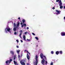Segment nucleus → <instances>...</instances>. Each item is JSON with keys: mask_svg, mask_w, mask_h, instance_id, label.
Here are the masks:
<instances>
[{"mask_svg": "<svg viewBox=\"0 0 65 65\" xmlns=\"http://www.w3.org/2000/svg\"><path fill=\"white\" fill-rule=\"evenodd\" d=\"M40 57L41 59H42L43 60H42L41 61V63L42 64H43L44 63V62H45V60L44 59H45L46 60V57L45 56H43V54L41 53L40 54ZM44 58V59L43 58V57Z\"/></svg>", "mask_w": 65, "mask_h": 65, "instance_id": "f257e3e1", "label": "nucleus"}, {"mask_svg": "<svg viewBox=\"0 0 65 65\" xmlns=\"http://www.w3.org/2000/svg\"><path fill=\"white\" fill-rule=\"evenodd\" d=\"M5 32L6 33H7V31H9L10 30V28H9V27H7L5 29Z\"/></svg>", "mask_w": 65, "mask_h": 65, "instance_id": "f03ea898", "label": "nucleus"}, {"mask_svg": "<svg viewBox=\"0 0 65 65\" xmlns=\"http://www.w3.org/2000/svg\"><path fill=\"white\" fill-rule=\"evenodd\" d=\"M36 61L35 62V64L36 65H37L38 64V59H37V58H38V56L37 55H36Z\"/></svg>", "mask_w": 65, "mask_h": 65, "instance_id": "7ed1b4c3", "label": "nucleus"}, {"mask_svg": "<svg viewBox=\"0 0 65 65\" xmlns=\"http://www.w3.org/2000/svg\"><path fill=\"white\" fill-rule=\"evenodd\" d=\"M20 32V33L19 35V36L20 37H21V34H23V30H21L19 31Z\"/></svg>", "mask_w": 65, "mask_h": 65, "instance_id": "20e7f679", "label": "nucleus"}, {"mask_svg": "<svg viewBox=\"0 0 65 65\" xmlns=\"http://www.w3.org/2000/svg\"><path fill=\"white\" fill-rule=\"evenodd\" d=\"M61 36H65V32H62L61 33Z\"/></svg>", "mask_w": 65, "mask_h": 65, "instance_id": "39448f33", "label": "nucleus"}, {"mask_svg": "<svg viewBox=\"0 0 65 65\" xmlns=\"http://www.w3.org/2000/svg\"><path fill=\"white\" fill-rule=\"evenodd\" d=\"M56 11L57 12V13H56V14H59L60 13V11L58 10H56Z\"/></svg>", "mask_w": 65, "mask_h": 65, "instance_id": "423d86ee", "label": "nucleus"}, {"mask_svg": "<svg viewBox=\"0 0 65 65\" xmlns=\"http://www.w3.org/2000/svg\"><path fill=\"white\" fill-rule=\"evenodd\" d=\"M20 63H21V64L22 65H25V63L24 62H22V61H20Z\"/></svg>", "mask_w": 65, "mask_h": 65, "instance_id": "0eeeda50", "label": "nucleus"}, {"mask_svg": "<svg viewBox=\"0 0 65 65\" xmlns=\"http://www.w3.org/2000/svg\"><path fill=\"white\" fill-rule=\"evenodd\" d=\"M59 5L60 6H61L62 5V3H61V0H60L59 1Z\"/></svg>", "mask_w": 65, "mask_h": 65, "instance_id": "6e6552de", "label": "nucleus"}, {"mask_svg": "<svg viewBox=\"0 0 65 65\" xmlns=\"http://www.w3.org/2000/svg\"><path fill=\"white\" fill-rule=\"evenodd\" d=\"M27 58L28 60H29L30 58V56L28 54L27 55Z\"/></svg>", "mask_w": 65, "mask_h": 65, "instance_id": "1a4fd4ad", "label": "nucleus"}, {"mask_svg": "<svg viewBox=\"0 0 65 65\" xmlns=\"http://www.w3.org/2000/svg\"><path fill=\"white\" fill-rule=\"evenodd\" d=\"M23 38L24 39V40L25 41H26V36H25V35H24L23 36Z\"/></svg>", "mask_w": 65, "mask_h": 65, "instance_id": "9d476101", "label": "nucleus"}, {"mask_svg": "<svg viewBox=\"0 0 65 65\" xmlns=\"http://www.w3.org/2000/svg\"><path fill=\"white\" fill-rule=\"evenodd\" d=\"M10 53L11 54H12L13 56V55H14V52H13V51H10Z\"/></svg>", "mask_w": 65, "mask_h": 65, "instance_id": "9b49d317", "label": "nucleus"}, {"mask_svg": "<svg viewBox=\"0 0 65 65\" xmlns=\"http://www.w3.org/2000/svg\"><path fill=\"white\" fill-rule=\"evenodd\" d=\"M56 55H58L59 54V52L58 51H57L56 52Z\"/></svg>", "mask_w": 65, "mask_h": 65, "instance_id": "f8f14e48", "label": "nucleus"}, {"mask_svg": "<svg viewBox=\"0 0 65 65\" xmlns=\"http://www.w3.org/2000/svg\"><path fill=\"white\" fill-rule=\"evenodd\" d=\"M20 25V22H18L17 24V27H19V25Z\"/></svg>", "mask_w": 65, "mask_h": 65, "instance_id": "ddd939ff", "label": "nucleus"}, {"mask_svg": "<svg viewBox=\"0 0 65 65\" xmlns=\"http://www.w3.org/2000/svg\"><path fill=\"white\" fill-rule=\"evenodd\" d=\"M22 22L23 24L25 23V20L24 19H23Z\"/></svg>", "mask_w": 65, "mask_h": 65, "instance_id": "4468645a", "label": "nucleus"}, {"mask_svg": "<svg viewBox=\"0 0 65 65\" xmlns=\"http://www.w3.org/2000/svg\"><path fill=\"white\" fill-rule=\"evenodd\" d=\"M13 31H16L17 30V28H16L14 27L13 28Z\"/></svg>", "mask_w": 65, "mask_h": 65, "instance_id": "2eb2a0df", "label": "nucleus"}, {"mask_svg": "<svg viewBox=\"0 0 65 65\" xmlns=\"http://www.w3.org/2000/svg\"><path fill=\"white\" fill-rule=\"evenodd\" d=\"M9 60H7L6 62V64H7L8 63H9Z\"/></svg>", "mask_w": 65, "mask_h": 65, "instance_id": "dca6fc26", "label": "nucleus"}, {"mask_svg": "<svg viewBox=\"0 0 65 65\" xmlns=\"http://www.w3.org/2000/svg\"><path fill=\"white\" fill-rule=\"evenodd\" d=\"M60 6V9H62V8H63V7L61 6Z\"/></svg>", "mask_w": 65, "mask_h": 65, "instance_id": "f3484780", "label": "nucleus"}, {"mask_svg": "<svg viewBox=\"0 0 65 65\" xmlns=\"http://www.w3.org/2000/svg\"><path fill=\"white\" fill-rule=\"evenodd\" d=\"M59 53L60 54H62V51H60V52H59Z\"/></svg>", "mask_w": 65, "mask_h": 65, "instance_id": "a211bd4d", "label": "nucleus"}, {"mask_svg": "<svg viewBox=\"0 0 65 65\" xmlns=\"http://www.w3.org/2000/svg\"><path fill=\"white\" fill-rule=\"evenodd\" d=\"M14 64H17V62H15V61H14Z\"/></svg>", "mask_w": 65, "mask_h": 65, "instance_id": "6ab92c4d", "label": "nucleus"}, {"mask_svg": "<svg viewBox=\"0 0 65 65\" xmlns=\"http://www.w3.org/2000/svg\"><path fill=\"white\" fill-rule=\"evenodd\" d=\"M35 38H36V39H37V40H38V37H35Z\"/></svg>", "mask_w": 65, "mask_h": 65, "instance_id": "aec40b11", "label": "nucleus"}, {"mask_svg": "<svg viewBox=\"0 0 65 65\" xmlns=\"http://www.w3.org/2000/svg\"><path fill=\"white\" fill-rule=\"evenodd\" d=\"M17 33L16 32H15L14 33V34L15 35H17Z\"/></svg>", "mask_w": 65, "mask_h": 65, "instance_id": "412c9836", "label": "nucleus"}, {"mask_svg": "<svg viewBox=\"0 0 65 65\" xmlns=\"http://www.w3.org/2000/svg\"><path fill=\"white\" fill-rule=\"evenodd\" d=\"M17 52L18 53H20V50H19L18 51V50H17Z\"/></svg>", "mask_w": 65, "mask_h": 65, "instance_id": "4be33fe9", "label": "nucleus"}, {"mask_svg": "<svg viewBox=\"0 0 65 65\" xmlns=\"http://www.w3.org/2000/svg\"><path fill=\"white\" fill-rule=\"evenodd\" d=\"M14 58H17V56L16 55H14Z\"/></svg>", "mask_w": 65, "mask_h": 65, "instance_id": "5701e85b", "label": "nucleus"}, {"mask_svg": "<svg viewBox=\"0 0 65 65\" xmlns=\"http://www.w3.org/2000/svg\"><path fill=\"white\" fill-rule=\"evenodd\" d=\"M23 25H24V27H26V24L24 23V24Z\"/></svg>", "mask_w": 65, "mask_h": 65, "instance_id": "b1692460", "label": "nucleus"}, {"mask_svg": "<svg viewBox=\"0 0 65 65\" xmlns=\"http://www.w3.org/2000/svg\"><path fill=\"white\" fill-rule=\"evenodd\" d=\"M51 53L52 54H54V52L53 51H51Z\"/></svg>", "mask_w": 65, "mask_h": 65, "instance_id": "393cba45", "label": "nucleus"}, {"mask_svg": "<svg viewBox=\"0 0 65 65\" xmlns=\"http://www.w3.org/2000/svg\"><path fill=\"white\" fill-rule=\"evenodd\" d=\"M32 35H34V36H35V34L34 33H32Z\"/></svg>", "mask_w": 65, "mask_h": 65, "instance_id": "a878e982", "label": "nucleus"}, {"mask_svg": "<svg viewBox=\"0 0 65 65\" xmlns=\"http://www.w3.org/2000/svg\"><path fill=\"white\" fill-rule=\"evenodd\" d=\"M12 61V60L11 59H10V60L9 61H10V62H11V61Z\"/></svg>", "mask_w": 65, "mask_h": 65, "instance_id": "bb28decb", "label": "nucleus"}, {"mask_svg": "<svg viewBox=\"0 0 65 65\" xmlns=\"http://www.w3.org/2000/svg\"><path fill=\"white\" fill-rule=\"evenodd\" d=\"M59 1V0H56V2H58Z\"/></svg>", "mask_w": 65, "mask_h": 65, "instance_id": "cd10ccee", "label": "nucleus"}, {"mask_svg": "<svg viewBox=\"0 0 65 65\" xmlns=\"http://www.w3.org/2000/svg\"><path fill=\"white\" fill-rule=\"evenodd\" d=\"M51 65H53V63L52 62L51 63Z\"/></svg>", "mask_w": 65, "mask_h": 65, "instance_id": "c85d7f7f", "label": "nucleus"}, {"mask_svg": "<svg viewBox=\"0 0 65 65\" xmlns=\"http://www.w3.org/2000/svg\"><path fill=\"white\" fill-rule=\"evenodd\" d=\"M24 24H23L21 26H22V28L23 27H24Z\"/></svg>", "mask_w": 65, "mask_h": 65, "instance_id": "c756f323", "label": "nucleus"}, {"mask_svg": "<svg viewBox=\"0 0 65 65\" xmlns=\"http://www.w3.org/2000/svg\"><path fill=\"white\" fill-rule=\"evenodd\" d=\"M20 41L21 42H23V40H21Z\"/></svg>", "mask_w": 65, "mask_h": 65, "instance_id": "7c9ffc66", "label": "nucleus"}, {"mask_svg": "<svg viewBox=\"0 0 65 65\" xmlns=\"http://www.w3.org/2000/svg\"><path fill=\"white\" fill-rule=\"evenodd\" d=\"M27 32H24V34H27Z\"/></svg>", "mask_w": 65, "mask_h": 65, "instance_id": "2f4dec72", "label": "nucleus"}, {"mask_svg": "<svg viewBox=\"0 0 65 65\" xmlns=\"http://www.w3.org/2000/svg\"><path fill=\"white\" fill-rule=\"evenodd\" d=\"M27 40H28V41H30V39H27Z\"/></svg>", "mask_w": 65, "mask_h": 65, "instance_id": "473e14b6", "label": "nucleus"}, {"mask_svg": "<svg viewBox=\"0 0 65 65\" xmlns=\"http://www.w3.org/2000/svg\"><path fill=\"white\" fill-rule=\"evenodd\" d=\"M53 9H55V7H53Z\"/></svg>", "mask_w": 65, "mask_h": 65, "instance_id": "72a5a7b5", "label": "nucleus"}, {"mask_svg": "<svg viewBox=\"0 0 65 65\" xmlns=\"http://www.w3.org/2000/svg\"><path fill=\"white\" fill-rule=\"evenodd\" d=\"M16 47L17 48H19V46L18 45H17L16 46Z\"/></svg>", "mask_w": 65, "mask_h": 65, "instance_id": "f704fd0d", "label": "nucleus"}, {"mask_svg": "<svg viewBox=\"0 0 65 65\" xmlns=\"http://www.w3.org/2000/svg\"><path fill=\"white\" fill-rule=\"evenodd\" d=\"M16 41L18 43L19 42V41H18V40H17Z\"/></svg>", "mask_w": 65, "mask_h": 65, "instance_id": "c9c22d12", "label": "nucleus"}, {"mask_svg": "<svg viewBox=\"0 0 65 65\" xmlns=\"http://www.w3.org/2000/svg\"><path fill=\"white\" fill-rule=\"evenodd\" d=\"M45 62H46V64H47V61H45Z\"/></svg>", "mask_w": 65, "mask_h": 65, "instance_id": "e433bc0d", "label": "nucleus"}, {"mask_svg": "<svg viewBox=\"0 0 65 65\" xmlns=\"http://www.w3.org/2000/svg\"><path fill=\"white\" fill-rule=\"evenodd\" d=\"M14 26H16V24L15 23H14Z\"/></svg>", "mask_w": 65, "mask_h": 65, "instance_id": "4c0bfd02", "label": "nucleus"}, {"mask_svg": "<svg viewBox=\"0 0 65 65\" xmlns=\"http://www.w3.org/2000/svg\"><path fill=\"white\" fill-rule=\"evenodd\" d=\"M27 29H29V27H27Z\"/></svg>", "mask_w": 65, "mask_h": 65, "instance_id": "58836bf2", "label": "nucleus"}, {"mask_svg": "<svg viewBox=\"0 0 65 65\" xmlns=\"http://www.w3.org/2000/svg\"><path fill=\"white\" fill-rule=\"evenodd\" d=\"M18 57L19 58H20V56L19 55H18Z\"/></svg>", "mask_w": 65, "mask_h": 65, "instance_id": "ea45409f", "label": "nucleus"}, {"mask_svg": "<svg viewBox=\"0 0 65 65\" xmlns=\"http://www.w3.org/2000/svg\"><path fill=\"white\" fill-rule=\"evenodd\" d=\"M15 59H16V58H14V59H14V60H15Z\"/></svg>", "mask_w": 65, "mask_h": 65, "instance_id": "a19ab883", "label": "nucleus"}, {"mask_svg": "<svg viewBox=\"0 0 65 65\" xmlns=\"http://www.w3.org/2000/svg\"><path fill=\"white\" fill-rule=\"evenodd\" d=\"M18 19H19V20H20V17Z\"/></svg>", "mask_w": 65, "mask_h": 65, "instance_id": "79ce46f5", "label": "nucleus"}, {"mask_svg": "<svg viewBox=\"0 0 65 65\" xmlns=\"http://www.w3.org/2000/svg\"><path fill=\"white\" fill-rule=\"evenodd\" d=\"M22 24H23V23H22V22L21 23V25H22Z\"/></svg>", "mask_w": 65, "mask_h": 65, "instance_id": "37998d69", "label": "nucleus"}, {"mask_svg": "<svg viewBox=\"0 0 65 65\" xmlns=\"http://www.w3.org/2000/svg\"><path fill=\"white\" fill-rule=\"evenodd\" d=\"M24 52H27V51L26 50H25L24 51Z\"/></svg>", "mask_w": 65, "mask_h": 65, "instance_id": "c03bdc74", "label": "nucleus"}, {"mask_svg": "<svg viewBox=\"0 0 65 65\" xmlns=\"http://www.w3.org/2000/svg\"><path fill=\"white\" fill-rule=\"evenodd\" d=\"M9 64H10V63H11V61H9Z\"/></svg>", "mask_w": 65, "mask_h": 65, "instance_id": "a18cd8bd", "label": "nucleus"}, {"mask_svg": "<svg viewBox=\"0 0 65 65\" xmlns=\"http://www.w3.org/2000/svg\"><path fill=\"white\" fill-rule=\"evenodd\" d=\"M64 20H65V17H64Z\"/></svg>", "mask_w": 65, "mask_h": 65, "instance_id": "49530a36", "label": "nucleus"}, {"mask_svg": "<svg viewBox=\"0 0 65 65\" xmlns=\"http://www.w3.org/2000/svg\"><path fill=\"white\" fill-rule=\"evenodd\" d=\"M28 54H29V55H30V53H29V52H28Z\"/></svg>", "mask_w": 65, "mask_h": 65, "instance_id": "de8ad7c7", "label": "nucleus"}, {"mask_svg": "<svg viewBox=\"0 0 65 65\" xmlns=\"http://www.w3.org/2000/svg\"><path fill=\"white\" fill-rule=\"evenodd\" d=\"M64 9H65V6L64 7Z\"/></svg>", "mask_w": 65, "mask_h": 65, "instance_id": "09e8293b", "label": "nucleus"}, {"mask_svg": "<svg viewBox=\"0 0 65 65\" xmlns=\"http://www.w3.org/2000/svg\"><path fill=\"white\" fill-rule=\"evenodd\" d=\"M27 65H29V64L28 63H27Z\"/></svg>", "mask_w": 65, "mask_h": 65, "instance_id": "8fccbe9b", "label": "nucleus"}, {"mask_svg": "<svg viewBox=\"0 0 65 65\" xmlns=\"http://www.w3.org/2000/svg\"><path fill=\"white\" fill-rule=\"evenodd\" d=\"M26 52H27V53H29V52H28V51H26Z\"/></svg>", "mask_w": 65, "mask_h": 65, "instance_id": "3c124183", "label": "nucleus"}, {"mask_svg": "<svg viewBox=\"0 0 65 65\" xmlns=\"http://www.w3.org/2000/svg\"><path fill=\"white\" fill-rule=\"evenodd\" d=\"M9 33H11V31H9Z\"/></svg>", "mask_w": 65, "mask_h": 65, "instance_id": "603ef678", "label": "nucleus"}, {"mask_svg": "<svg viewBox=\"0 0 65 65\" xmlns=\"http://www.w3.org/2000/svg\"><path fill=\"white\" fill-rule=\"evenodd\" d=\"M37 47L38 46V45H37Z\"/></svg>", "mask_w": 65, "mask_h": 65, "instance_id": "864d4df0", "label": "nucleus"}, {"mask_svg": "<svg viewBox=\"0 0 65 65\" xmlns=\"http://www.w3.org/2000/svg\"><path fill=\"white\" fill-rule=\"evenodd\" d=\"M21 22H22V21H21Z\"/></svg>", "mask_w": 65, "mask_h": 65, "instance_id": "5fc2aeb1", "label": "nucleus"}]
</instances>
